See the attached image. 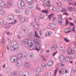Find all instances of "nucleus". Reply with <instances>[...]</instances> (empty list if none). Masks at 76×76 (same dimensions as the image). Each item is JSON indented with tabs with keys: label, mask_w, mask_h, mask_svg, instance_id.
<instances>
[{
	"label": "nucleus",
	"mask_w": 76,
	"mask_h": 76,
	"mask_svg": "<svg viewBox=\"0 0 76 76\" xmlns=\"http://www.w3.org/2000/svg\"><path fill=\"white\" fill-rule=\"evenodd\" d=\"M5 2L4 1L1 0L0 1V6H3L4 7H5L6 6V4H5Z\"/></svg>",
	"instance_id": "nucleus-5"
},
{
	"label": "nucleus",
	"mask_w": 76,
	"mask_h": 76,
	"mask_svg": "<svg viewBox=\"0 0 76 76\" xmlns=\"http://www.w3.org/2000/svg\"><path fill=\"white\" fill-rule=\"evenodd\" d=\"M20 62H18L17 63L16 65L17 66H20Z\"/></svg>",
	"instance_id": "nucleus-36"
},
{
	"label": "nucleus",
	"mask_w": 76,
	"mask_h": 76,
	"mask_svg": "<svg viewBox=\"0 0 76 76\" xmlns=\"http://www.w3.org/2000/svg\"><path fill=\"white\" fill-rule=\"evenodd\" d=\"M28 20V19L27 18H24V22H27Z\"/></svg>",
	"instance_id": "nucleus-45"
},
{
	"label": "nucleus",
	"mask_w": 76,
	"mask_h": 76,
	"mask_svg": "<svg viewBox=\"0 0 76 76\" xmlns=\"http://www.w3.org/2000/svg\"><path fill=\"white\" fill-rule=\"evenodd\" d=\"M9 16L10 17V18L12 20H13V19L14 18V16L12 15H9Z\"/></svg>",
	"instance_id": "nucleus-26"
},
{
	"label": "nucleus",
	"mask_w": 76,
	"mask_h": 76,
	"mask_svg": "<svg viewBox=\"0 0 76 76\" xmlns=\"http://www.w3.org/2000/svg\"><path fill=\"white\" fill-rule=\"evenodd\" d=\"M25 66L26 68H29V64L28 63H26Z\"/></svg>",
	"instance_id": "nucleus-19"
},
{
	"label": "nucleus",
	"mask_w": 76,
	"mask_h": 76,
	"mask_svg": "<svg viewBox=\"0 0 76 76\" xmlns=\"http://www.w3.org/2000/svg\"><path fill=\"white\" fill-rule=\"evenodd\" d=\"M10 24H12V25H14V24H15V23H14V22L13 21V22L10 23Z\"/></svg>",
	"instance_id": "nucleus-59"
},
{
	"label": "nucleus",
	"mask_w": 76,
	"mask_h": 76,
	"mask_svg": "<svg viewBox=\"0 0 76 76\" xmlns=\"http://www.w3.org/2000/svg\"><path fill=\"white\" fill-rule=\"evenodd\" d=\"M34 2H35V0H31V2L30 1H28L27 2V3L28 4H29L31 3L30 4H33V3H34Z\"/></svg>",
	"instance_id": "nucleus-17"
},
{
	"label": "nucleus",
	"mask_w": 76,
	"mask_h": 76,
	"mask_svg": "<svg viewBox=\"0 0 76 76\" xmlns=\"http://www.w3.org/2000/svg\"><path fill=\"white\" fill-rule=\"evenodd\" d=\"M35 34L36 37H38V38H40V37H39L38 35V34H37V33H36V31H35Z\"/></svg>",
	"instance_id": "nucleus-38"
},
{
	"label": "nucleus",
	"mask_w": 76,
	"mask_h": 76,
	"mask_svg": "<svg viewBox=\"0 0 76 76\" xmlns=\"http://www.w3.org/2000/svg\"><path fill=\"white\" fill-rule=\"evenodd\" d=\"M16 10H17V11L15 10L16 13H17V12H18L17 13H20V12H19V9H16Z\"/></svg>",
	"instance_id": "nucleus-44"
},
{
	"label": "nucleus",
	"mask_w": 76,
	"mask_h": 76,
	"mask_svg": "<svg viewBox=\"0 0 76 76\" xmlns=\"http://www.w3.org/2000/svg\"><path fill=\"white\" fill-rule=\"evenodd\" d=\"M34 20L36 23H39V20L37 18H35Z\"/></svg>",
	"instance_id": "nucleus-14"
},
{
	"label": "nucleus",
	"mask_w": 76,
	"mask_h": 76,
	"mask_svg": "<svg viewBox=\"0 0 76 76\" xmlns=\"http://www.w3.org/2000/svg\"><path fill=\"white\" fill-rule=\"evenodd\" d=\"M46 5L48 7H49V6H51V4H47Z\"/></svg>",
	"instance_id": "nucleus-61"
},
{
	"label": "nucleus",
	"mask_w": 76,
	"mask_h": 76,
	"mask_svg": "<svg viewBox=\"0 0 76 76\" xmlns=\"http://www.w3.org/2000/svg\"><path fill=\"white\" fill-rule=\"evenodd\" d=\"M7 19L8 20H12L11 19L10 17L9 16V15L7 17Z\"/></svg>",
	"instance_id": "nucleus-31"
},
{
	"label": "nucleus",
	"mask_w": 76,
	"mask_h": 76,
	"mask_svg": "<svg viewBox=\"0 0 76 76\" xmlns=\"http://www.w3.org/2000/svg\"><path fill=\"white\" fill-rule=\"evenodd\" d=\"M9 31H7V35H9Z\"/></svg>",
	"instance_id": "nucleus-62"
},
{
	"label": "nucleus",
	"mask_w": 76,
	"mask_h": 76,
	"mask_svg": "<svg viewBox=\"0 0 76 76\" xmlns=\"http://www.w3.org/2000/svg\"><path fill=\"white\" fill-rule=\"evenodd\" d=\"M72 7H69L68 8V9L69 10V11H71L72 9Z\"/></svg>",
	"instance_id": "nucleus-34"
},
{
	"label": "nucleus",
	"mask_w": 76,
	"mask_h": 76,
	"mask_svg": "<svg viewBox=\"0 0 76 76\" xmlns=\"http://www.w3.org/2000/svg\"><path fill=\"white\" fill-rule=\"evenodd\" d=\"M66 31H67V29H68V28H66L64 30V32L65 33H69V32H71V30H70L69 31H66Z\"/></svg>",
	"instance_id": "nucleus-21"
},
{
	"label": "nucleus",
	"mask_w": 76,
	"mask_h": 76,
	"mask_svg": "<svg viewBox=\"0 0 76 76\" xmlns=\"http://www.w3.org/2000/svg\"><path fill=\"white\" fill-rule=\"evenodd\" d=\"M59 74H60V75H61V70H59Z\"/></svg>",
	"instance_id": "nucleus-60"
},
{
	"label": "nucleus",
	"mask_w": 76,
	"mask_h": 76,
	"mask_svg": "<svg viewBox=\"0 0 76 76\" xmlns=\"http://www.w3.org/2000/svg\"><path fill=\"white\" fill-rule=\"evenodd\" d=\"M42 17L44 18V15L43 14H40V16H39L40 18L41 19H44V18H43Z\"/></svg>",
	"instance_id": "nucleus-20"
},
{
	"label": "nucleus",
	"mask_w": 76,
	"mask_h": 76,
	"mask_svg": "<svg viewBox=\"0 0 76 76\" xmlns=\"http://www.w3.org/2000/svg\"><path fill=\"white\" fill-rule=\"evenodd\" d=\"M14 47H15V45H11L10 49L11 51H14Z\"/></svg>",
	"instance_id": "nucleus-16"
},
{
	"label": "nucleus",
	"mask_w": 76,
	"mask_h": 76,
	"mask_svg": "<svg viewBox=\"0 0 76 76\" xmlns=\"http://www.w3.org/2000/svg\"><path fill=\"white\" fill-rule=\"evenodd\" d=\"M57 53V52H54L53 54V56H55V55H56Z\"/></svg>",
	"instance_id": "nucleus-54"
},
{
	"label": "nucleus",
	"mask_w": 76,
	"mask_h": 76,
	"mask_svg": "<svg viewBox=\"0 0 76 76\" xmlns=\"http://www.w3.org/2000/svg\"><path fill=\"white\" fill-rule=\"evenodd\" d=\"M5 11L4 10H1V14L2 15H3V14H4L5 13Z\"/></svg>",
	"instance_id": "nucleus-28"
},
{
	"label": "nucleus",
	"mask_w": 76,
	"mask_h": 76,
	"mask_svg": "<svg viewBox=\"0 0 76 76\" xmlns=\"http://www.w3.org/2000/svg\"><path fill=\"white\" fill-rule=\"evenodd\" d=\"M17 74L16 72H14L13 73H11L10 75V76H15Z\"/></svg>",
	"instance_id": "nucleus-12"
},
{
	"label": "nucleus",
	"mask_w": 76,
	"mask_h": 76,
	"mask_svg": "<svg viewBox=\"0 0 76 76\" xmlns=\"http://www.w3.org/2000/svg\"><path fill=\"white\" fill-rule=\"evenodd\" d=\"M53 20H52V21L53 22H54V20H56V18L55 17H53Z\"/></svg>",
	"instance_id": "nucleus-47"
},
{
	"label": "nucleus",
	"mask_w": 76,
	"mask_h": 76,
	"mask_svg": "<svg viewBox=\"0 0 76 76\" xmlns=\"http://www.w3.org/2000/svg\"><path fill=\"white\" fill-rule=\"evenodd\" d=\"M39 34L40 35H42V31L41 30H39Z\"/></svg>",
	"instance_id": "nucleus-55"
},
{
	"label": "nucleus",
	"mask_w": 76,
	"mask_h": 76,
	"mask_svg": "<svg viewBox=\"0 0 76 76\" xmlns=\"http://www.w3.org/2000/svg\"><path fill=\"white\" fill-rule=\"evenodd\" d=\"M46 65L45 64L43 63L41 65V67H42L43 69H45Z\"/></svg>",
	"instance_id": "nucleus-15"
},
{
	"label": "nucleus",
	"mask_w": 76,
	"mask_h": 76,
	"mask_svg": "<svg viewBox=\"0 0 76 76\" xmlns=\"http://www.w3.org/2000/svg\"><path fill=\"white\" fill-rule=\"evenodd\" d=\"M63 15H68V14L66 12H64V13Z\"/></svg>",
	"instance_id": "nucleus-58"
},
{
	"label": "nucleus",
	"mask_w": 76,
	"mask_h": 76,
	"mask_svg": "<svg viewBox=\"0 0 76 76\" xmlns=\"http://www.w3.org/2000/svg\"><path fill=\"white\" fill-rule=\"evenodd\" d=\"M19 62L20 63V65H21V64H22V60H20L19 61Z\"/></svg>",
	"instance_id": "nucleus-50"
},
{
	"label": "nucleus",
	"mask_w": 76,
	"mask_h": 76,
	"mask_svg": "<svg viewBox=\"0 0 76 76\" xmlns=\"http://www.w3.org/2000/svg\"><path fill=\"white\" fill-rule=\"evenodd\" d=\"M39 51H40V53H42V49L41 48H39Z\"/></svg>",
	"instance_id": "nucleus-37"
},
{
	"label": "nucleus",
	"mask_w": 76,
	"mask_h": 76,
	"mask_svg": "<svg viewBox=\"0 0 76 76\" xmlns=\"http://www.w3.org/2000/svg\"><path fill=\"white\" fill-rule=\"evenodd\" d=\"M66 25H67L69 22L68 21V20H67V19H66Z\"/></svg>",
	"instance_id": "nucleus-42"
},
{
	"label": "nucleus",
	"mask_w": 76,
	"mask_h": 76,
	"mask_svg": "<svg viewBox=\"0 0 76 76\" xmlns=\"http://www.w3.org/2000/svg\"><path fill=\"white\" fill-rule=\"evenodd\" d=\"M11 41V39H8V42H10Z\"/></svg>",
	"instance_id": "nucleus-64"
},
{
	"label": "nucleus",
	"mask_w": 76,
	"mask_h": 76,
	"mask_svg": "<svg viewBox=\"0 0 76 76\" xmlns=\"http://www.w3.org/2000/svg\"><path fill=\"white\" fill-rule=\"evenodd\" d=\"M18 6L19 8L21 9H24L25 7V3L22 0H20V1L18 2Z\"/></svg>",
	"instance_id": "nucleus-2"
},
{
	"label": "nucleus",
	"mask_w": 76,
	"mask_h": 76,
	"mask_svg": "<svg viewBox=\"0 0 76 76\" xmlns=\"http://www.w3.org/2000/svg\"><path fill=\"white\" fill-rule=\"evenodd\" d=\"M10 6H11V4H8L7 5V8H8L9 7H10Z\"/></svg>",
	"instance_id": "nucleus-35"
},
{
	"label": "nucleus",
	"mask_w": 76,
	"mask_h": 76,
	"mask_svg": "<svg viewBox=\"0 0 76 76\" xmlns=\"http://www.w3.org/2000/svg\"><path fill=\"white\" fill-rule=\"evenodd\" d=\"M13 22L15 23L17 22V20H15Z\"/></svg>",
	"instance_id": "nucleus-57"
},
{
	"label": "nucleus",
	"mask_w": 76,
	"mask_h": 76,
	"mask_svg": "<svg viewBox=\"0 0 76 76\" xmlns=\"http://www.w3.org/2000/svg\"><path fill=\"white\" fill-rule=\"evenodd\" d=\"M70 59H71V58H69V56H68L65 58V60L66 62H69V61H70Z\"/></svg>",
	"instance_id": "nucleus-11"
},
{
	"label": "nucleus",
	"mask_w": 76,
	"mask_h": 76,
	"mask_svg": "<svg viewBox=\"0 0 76 76\" xmlns=\"http://www.w3.org/2000/svg\"><path fill=\"white\" fill-rule=\"evenodd\" d=\"M30 56L31 58H33V57H34V54H32L30 55Z\"/></svg>",
	"instance_id": "nucleus-49"
},
{
	"label": "nucleus",
	"mask_w": 76,
	"mask_h": 76,
	"mask_svg": "<svg viewBox=\"0 0 76 76\" xmlns=\"http://www.w3.org/2000/svg\"><path fill=\"white\" fill-rule=\"evenodd\" d=\"M7 71V73H9V72H10V69H6Z\"/></svg>",
	"instance_id": "nucleus-52"
},
{
	"label": "nucleus",
	"mask_w": 76,
	"mask_h": 76,
	"mask_svg": "<svg viewBox=\"0 0 76 76\" xmlns=\"http://www.w3.org/2000/svg\"><path fill=\"white\" fill-rule=\"evenodd\" d=\"M57 4L58 6L59 7H62V6H63V5H62V4H61V3H57Z\"/></svg>",
	"instance_id": "nucleus-24"
},
{
	"label": "nucleus",
	"mask_w": 76,
	"mask_h": 76,
	"mask_svg": "<svg viewBox=\"0 0 76 76\" xmlns=\"http://www.w3.org/2000/svg\"><path fill=\"white\" fill-rule=\"evenodd\" d=\"M17 37L19 39H20V35H18Z\"/></svg>",
	"instance_id": "nucleus-56"
},
{
	"label": "nucleus",
	"mask_w": 76,
	"mask_h": 76,
	"mask_svg": "<svg viewBox=\"0 0 76 76\" xmlns=\"http://www.w3.org/2000/svg\"><path fill=\"white\" fill-rule=\"evenodd\" d=\"M76 72V67H74L71 69V72L73 74H75Z\"/></svg>",
	"instance_id": "nucleus-8"
},
{
	"label": "nucleus",
	"mask_w": 76,
	"mask_h": 76,
	"mask_svg": "<svg viewBox=\"0 0 76 76\" xmlns=\"http://www.w3.org/2000/svg\"><path fill=\"white\" fill-rule=\"evenodd\" d=\"M68 53H69V54H73V52H72V50L71 49V50L69 51H68Z\"/></svg>",
	"instance_id": "nucleus-27"
},
{
	"label": "nucleus",
	"mask_w": 76,
	"mask_h": 76,
	"mask_svg": "<svg viewBox=\"0 0 76 76\" xmlns=\"http://www.w3.org/2000/svg\"><path fill=\"white\" fill-rule=\"evenodd\" d=\"M15 59H14L13 60L12 59L10 60V61L11 62H12V63H14V62H15Z\"/></svg>",
	"instance_id": "nucleus-46"
},
{
	"label": "nucleus",
	"mask_w": 76,
	"mask_h": 76,
	"mask_svg": "<svg viewBox=\"0 0 76 76\" xmlns=\"http://www.w3.org/2000/svg\"><path fill=\"white\" fill-rule=\"evenodd\" d=\"M20 20L22 22H25L24 18H20Z\"/></svg>",
	"instance_id": "nucleus-22"
},
{
	"label": "nucleus",
	"mask_w": 76,
	"mask_h": 76,
	"mask_svg": "<svg viewBox=\"0 0 76 76\" xmlns=\"http://www.w3.org/2000/svg\"><path fill=\"white\" fill-rule=\"evenodd\" d=\"M23 45H24V46L26 47L29 46L30 49L31 50H33L34 49V46H33L34 44H33L32 42H31L30 43V45H29V42L28 40H27V41H24L23 42Z\"/></svg>",
	"instance_id": "nucleus-1"
},
{
	"label": "nucleus",
	"mask_w": 76,
	"mask_h": 76,
	"mask_svg": "<svg viewBox=\"0 0 76 76\" xmlns=\"http://www.w3.org/2000/svg\"><path fill=\"white\" fill-rule=\"evenodd\" d=\"M2 44L3 46L5 45V39H4V38L3 37L2 39L1 40Z\"/></svg>",
	"instance_id": "nucleus-13"
},
{
	"label": "nucleus",
	"mask_w": 76,
	"mask_h": 76,
	"mask_svg": "<svg viewBox=\"0 0 76 76\" xmlns=\"http://www.w3.org/2000/svg\"><path fill=\"white\" fill-rule=\"evenodd\" d=\"M35 50H37L38 52H39V49L37 48H36Z\"/></svg>",
	"instance_id": "nucleus-48"
},
{
	"label": "nucleus",
	"mask_w": 76,
	"mask_h": 76,
	"mask_svg": "<svg viewBox=\"0 0 76 76\" xmlns=\"http://www.w3.org/2000/svg\"><path fill=\"white\" fill-rule=\"evenodd\" d=\"M59 20H63V18H62V15H60V17L59 18Z\"/></svg>",
	"instance_id": "nucleus-30"
},
{
	"label": "nucleus",
	"mask_w": 76,
	"mask_h": 76,
	"mask_svg": "<svg viewBox=\"0 0 76 76\" xmlns=\"http://www.w3.org/2000/svg\"><path fill=\"white\" fill-rule=\"evenodd\" d=\"M25 13L26 15H28V14L29 13V10H27L25 12Z\"/></svg>",
	"instance_id": "nucleus-23"
},
{
	"label": "nucleus",
	"mask_w": 76,
	"mask_h": 76,
	"mask_svg": "<svg viewBox=\"0 0 76 76\" xmlns=\"http://www.w3.org/2000/svg\"><path fill=\"white\" fill-rule=\"evenodd\" d=\"M23 74H24L26 76H27L28 74V72H25L23 73Z\"/></svg>",
	"instance_id": "nucleus-41"
},
{
	"label": "nucleus",
	"mask_w": 76,
	"mask_h": 76,
	"mask_svg": "<svg viewBox=\"0 0 76 76\" xmlns=\"http://www.w3.org/2000/svg\"><path fill=\"white\" fill-rule=\"evenodd\" d=\"M29 37L30 38H34V37H35V36L34 34L31 33L29 34Z\"/></svg>",
	"instance_id": "nucleus-10"
},
{
	"label": "nucleus",
	"mask_w": 76,
	"mask_h": 76,
	"mask_svg": "<svg viewBox=\"0 0 76 76\" xmlns=\"http://www.w3.org/2000/svg\"><path fill=\"white\" fill-rule=\"evenodd\" d=\"M4 28H6V29H7V28H10V25L7 24H5L4 25Z\"/></svg>",
	"instance_id": "nucleus-9"
},
{
	"label": "nucleus",
	"mask_w": 76,
	"mask_h": 76,
	"mask_svg": "<svg viewBox=\"0 0 76 76\" xmlns=\"http://www.w3.org/2000/svg\"><path fill=\"white\" fill-rule=\"evenodd\" d=\"M58 70V69H57L56 68V70L55 71H54V76H55L56 75V73H57V71Z\"/></svg>",
	"instance_id": "nucleus-33"
},
{
	"label": "nucleus",
	"mask_w": 76,
	"mask_h": 76,
	"mask_svg": "<svg viewBox=\"0 0 76 76\" xmlns=\"http://www.w3.org/2000/svg\"><path fill=\"white\" fill-rule=\"evenodd\" d=\"M34 43H36V44L37 45V46L38 45H40L41 42L39 39H35L34 41Z\"/></svg>",
	"instance_id": "nucleus-3"
},
{
	"label": "nucleus",
	"mask_w": 76,
	"mask_h": 76,
	"mask_svg": "<svg viewBox=\"0 0 76 76\" xmlns=\"http://www.w3.org/2000/svg\"><path fill=\"white\" fill-rule=\"evenodd\" d=\"M72 30L73 32H76V31H75V27H74L73 28H72Z\"/></svg>",
	"instance_id": "nucleus-51"
},
{
	"label": "nucleus",
	"mask_w": 76,
	"mask_h": 76,
	"mask_svg": "<svg viewBox=\"0 0 76 76\" xmlns=\"http://www.w3.org/2000/svg\"><path fill=\"white\" fill-rule=\"evenodd\" d=\"M49 24H50V26L51 28H56V25L54 23H50Z\"/></svg>",
	"instance_id": "nucleus-7"
},
{
	"label": "nucleus",
	"mask_w": 76,
	"mask_h": 76,
	"mask_svg": "<svg viewBox=\"0 0 76 76\" xmlns=\"http://www.w3.org/2000/svg\"><path fill=\"white\" fill-rule=\"evenodd\" d=\"M70 57H71V58H72V59H73V58H75V55H74L72 56H70Z\"/></svg>",
	"instance_id": "nucleus-40"
},
{
	"label": "nucleus",
	"mask_w": 76,
	"mask_h": 76,
	"mask_svg": "<svg viewBox=\"0 0 76 76\" xmlns=\"http://www.w3.org/2000/svg\"><path fill=\"white\" fill-rule=\"evenodd\" d=\"M41 71H42V69L40 67H38L36 68V69L35 70V72L37 73V74H38V73H39L41 72Z\"/></svg>",
	"instance_id": "nucleus-4"
},
{
	"label": "nucleus",
	"mask_w": 76,
	"mask_h": 76,
	"mask_svg": "<svg viewBox=\"0 0 76 76\" xmlns=\"http://www.w3.org/2000/svg\"><path fill=\"white\" fill-rule=\"evenodd\" d=\"M66 8H62V11H61V12H66Z\"/></svg>",
	"instance_id": "nucleus-43"
},
{
	"label": "nucleus",
	"mask_w": 76,
	"mask_h": 76,
	"mask_svg": "<svg viewBox=\"0 0 76 76\" xmlns=\"http://www.w3.org/2000/svg\"><path fill=\"white\" fill-rule=\"evenodd\" d=\"M69 25H70V26H75V25L74 24V23H69Z\"/></svg>",
	"instance_id": "nucleus-39"
},
{
	"label": "nucleus",
	"mask_w": 76,
	"mask_h": 76,
	"mask_svg": "<svg viewBox=\"0 0 76 76\" xmlns=\"http://www.w3.org/2000/svg\"><path fill=\"white\" fill-rule=\"evenodd\" d=\"M46 52L47 53H50V50H46Z\"/></svg>",
	"instance_id": "nucleus-63"
},
{
	"label": "nucleus",
	"mask_w": 76,
	"mask_h": 76,
	"mask_svg": "<svg viewBox=\"0 0 76 76\" xmlns=\"http://www.w3.org/2000/svg\"><path fill=\"white\" fill-rule=\"evenodd\" d=\"M64 39L65 40V42H69V41H70V40H68L67 39L65 38Z\"/></svg>",
	"instance_id": "nucleus-32"
},
{
	"label": "nucleus",
	"mask_w": 76,
	"mask_h": 76,
	"mask_svg": "<svg viewBox=\"0 0 76 76\" xmlns=\"http://www.w3.org/2000/svg\"><path fill=\"white\" fill-rule=\"evenodd\" d=\"M58 23H60V24H62V23H63V21H59Z\"/></svg>",
	"instance_id": "nucleus-53"
},
{
	"label": "nucleus",
	"mask_w": 76,
	"mask_h": 76,
	"mask_svg": "<svg viewBox=\"0 0 76 76\" xmlns=\"http://www.w3.org/2000/svg\"><path fill=\"white\" fill-rule=\"evenodd\" d=\"M53 64V61H50L48 62L47 64V66H49V67H50Z\"/></svg>",
	"instance_id": "nucleus-6"
},
{
	"label": "nucleus",
	"mask_w": 76,
	"mask_h": 76,
	"mask_svg": "<svg viewBox=\"0 0 76 76\" xmlns=\"http://www.w3.org/2000/svg\"><path fill=\"white\" fill-rule=\"evenodd\" d=\"M42 12L43 13H45L46 14H47L48 13V11L47 10H43Z\"/></svg>",
	"instance_id": "nucleus-29"
},
{
	"label": "nucleus",
	"mask_w": 76,
	"mask_h": 76,
	"mask_svg": "<svg viewBox=\"0 0 76 76\" xmlns=\"http://www.w3.org/2000/svg\"><path fill=\"white\" fill-rule=\"evenodd\" d=\"M31 5H32V4H29L28 5V8H29V9H31H31H32V8H34V4L32 6L29 7L30 6H31Z\"/></svg>",
	"instance_id": "nucleus-18"
},
{
	"label": "nucleus",
	"mask_w": 76,
	"mask_h": 76,
	"mask_svg": "<svg viewBox=\"0 0 76 76\" xmlns=\"http://www.w3.org/2000/svg\"><path fill=\"white\" fill-rule=\"evenodd\" d=\"M53 16H54V15L53 13L50 14L49 15H48L49 19H51V17H53Z\"/></svg>",
	"instance_id": "nucleus-25"
}]
</instances>
